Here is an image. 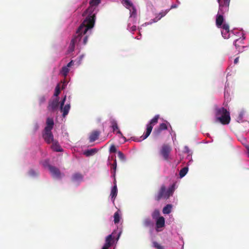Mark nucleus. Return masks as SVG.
<instances>
[{
	"mask_svg": "<svg viewBox=\"0 0 249 249\" xmlns=\"http://www.w3.org/2000/svg\"><path fill=\"white\" fill-rule=\"evenodd\" d=\"M43 138L47 143H51L54 142L52 130H44Z\"/></svg>",
	"mask_w": 249,
	"mask_h": 249,
	"instance_id": "8",
	"label": "nucleus"
},
{
	"mask_svg": "<svg viewBox=\"0 0 249 249\" xmlns=\"http://www.w3.org/2000/svg\"><path fill=\"white\" fill-rule=\"evenodd\" d=\"M172 148L168 144H163L160 151V155L163 157L164 160L168 161L170 158V154L171 152Z\"/></svg>",
	"mask_w": 249,
	"mask_h": 249,
	"instance_id": "6",
	"label": "nucleus"
},
{
	"mask_svg": "<svg viewBox=\"0 0 249 249\" xmlns=\"http://www.w3.org/2000/svg\"><path fill=\"white\" fill-rule=\"evenodd\" d=\"M69 71V68H67V67L64 66L62 67V70L61 71V73L63 76H66L67 75Z\"/></svg>",
	"mask_w": 249,
	"mask_h": 249,
	"instance_id": "31",
	"label": "nucleus"
},
{
	"mask_svg": "<svg viewBox=\"0 0 249 249\" xmlns=\"http://www.w3.org/2000/svg\"><path fill=\"white\" fill-rule=\"evenodd\" d=\"M100 134V132L98 130H94L92 131L89 137V140L90 142H93L99 138Z\"/></svg>",
	"mask_w": 249,
	"mask_h": 249,
	"instance_id": "12",
	"label": "nucleus"
},
{
	"mask_svg": "<svg viewBox=\"0 0 249 249\" xmlns=\"http://www.w3.org/2000/svg\"><path fill=\"white\" fill-rule=\"evenodd\" d=\"M97 152V150L96 148H92V149H88V150L85 151L84 152V154L87 157H89V156L93 155Z\"/></svg>",
	"mask_w": 249,
	"mask_h": 249,
	"instance_id": "23",
	"label": "nucleus"
},
{
	"mask_svg": "<svg viewBox=\"0 0 249 249\" xmlns=\"http://www.w3.org/2000/svg\"><path fill=\"white\" fill-rule=\"evenodd\" d=\"M111 159L114 160V162L111 164V168L113 170L112 173V176L114 179L115 178L116 170L117 168V161L115 158L114 156H111Z\"/></svg>",
	"mask_w": 249,
	"mask_h": 249,
	"instance_id": "22",
	"label": "nucleus"
},
{
	"mask_svg": "<svg viewBox=\"0 0 249 249\" xmlns=\"http://www.w3.org/2000/svg\"><path fill=\"white\" fill-rule=\"evenodd\" d=\"M83 175L79 173L74 174L71 177V180L73 182L81 181L83 179Z\"/></svg>",
	"mask_w": 249,
	"mask_h": 249,
	"instance_id": "18",
	"label": "nucleus"
},
{
	"mask_svg": "<svg viewBox=\"0 0 249 249\" xmlns=\"http://www.w3.org/2000/svg\"><path fill=\"white\" fill-rule=\"evenodd\" d=\"M165 194V186L162 185L157 193L155 194L154 198L157 201H159L161 199H167Z\"/></svg>",
	"mask_w": 249,
	"mask_h": 249,
	"instance_id": "7",
	"label": "nucleus"
},
{
	"mask_svg": "<svg viewBox=\"0 0 249 249\" xmlns=\"http://www.w3.org/2000/svg\"><path fill=\"white\" fill-rule=\"evenodd\" d=\"M122 3L127 9H130L131 7H132L133 9L132 15L136 14V10L134 7L132 2H131L129 0H122Z\"/></svg>",
	"mask_w": 249,
	"mask_h": 249,
	"instance_id": "11",
	"label": "nucleus"
},
{
	"mask_svg": "<svg viewBox=\"0 0 249 249\" xmlns=\"http://www.w3.org/2000/svg\"><path fill=\"white\" fill-rule=\"evenodd\" d=\"M118 156L121 160L124 161L125 160V156L122 152L119 151L118 152Z\"/></svg>",
	"mask_w": 249,
	"mask_h": 249,
	"instance_id": "36",
	"label": "nucleus"
},
{
	"mask_svg": "<svg viewBox=\"0 0 249 249\" xmlns=\"http://www.w3.org/2000/svg\"><path fill=\"white\" fill-rule=\"evenodd\" d=\"M117 133L119 134L122 138H123L124 140H125V138L123 136V134L121 133V132L120 131V130H118L117 131Z\"/></svg>",
	"mask_w": 249,
	"mask_h": 249,
	"instance_id": "45",
	"label": "nucleus"
},
{
	"mask_svg": "<svg viewBox=\"0 0 249 249\" xmlns=\"http://www.w3.org/2000/svg\"><path fill=\"white\" fill-rule=\"evenodd\" d=\"M231 0H223L220 2L219 5L221 9L225 8V10H228Z\"/></svg>",
	"mask_w": 249,
	"mask_h": 249,
	"instance_id": "16",
	"label": "nucleus"
},
{
	"mask_svg": "<svg viewBox=\"0 0 249 249\" xmlns=\"http://www.w3.org/2000/svg\"><path fill=\"white\" fill-rule=\"evenodd\" d=\"M87 23V20L83 21L77 29L74 37L71 41L69 48V51L70 52H72L74 51L75 44L77 42L82 41V43L84 45L87 44L89 35L91 34V33L90 29L93 28V23L91 25L89 26L85 25Z\"/></svg>",
	"mask_w": 249,
	"mask_h": 249,
	"instance_id": "1",
	"label": "nucleus"
},
{
	"mask_svg": "<svg viewBox=\"0 0 249 249\" xmlns=\"http://www.w3.org/2000/svg\"><path fill=\"white\" fill-rule=\"evenodd\" d=\"M159 118V115H156L150 122V123L147 125L146 131V132L142 136V140H144L146 139L150 134L153 127L154 125H155L158 123V119Z\"/></svg>",
	"mask_w": 249,
	"mask_h": 249,
	"instance_id": "5",
	"label": "nucleus"
},
{
	"mask_svg": "<svg viewBox=\"0 0 249 249\" xmlns=\"http://www.w3.org/2000/svg\"><path fill=\"white\" fill-rule=\"evenodd\" d=\"M175 7H176V6L175 5H172L171 6V8H175Z\"/></svg>",
	"mask_w": 249,
	"mask_h": 249,
	"instance_id": "47",
	"label": "nucleus"
},
{
	"mask_svg": "<svg viewBox=\"0 0 249 249\" xmlns=\"http://www.w3.org/2000/svg\"><path fill=\"white\" fill-rule=\"evenodd\" d=\"M59 106V98H56V99L50 101L49 103L48 106V109L49 111H54L56 110Z\"/></svg>",
	"mask_w": 249,
	"mask_h": 249,
	"instance_id": "10",
	"label": "nucleus"
},
{
	"mask_svg": "<svg viewBox=\"0 0 249 249\" xmlns=\"http://www.w3.org/2000/svg\"><path fill=\"white\" fill-rule=\"evenodd\" d=\"M72 64H73V61H72V60H71L69 63H68L66 67H67V68L70 67L72 65Z\"/></svg>",
	"mask_w": 249,
	"mask_h": 249,
	"instance_id": "44",
	"label": "nucleus"
},
{
	"mask_svg": "<svg viewBox=\"0 0 249 249\" xmlns=\"http://www.w3.org/2000/svg\"><path fill=\"white\" fill-rule=\"evenodd\" d=\"M110 124H111V127L112 128L113 131H115L116 129H118L117 123L116 120H115L114 119H111L110 120Z\"/></svg>",
	"mask_w": 249,
	"mask_h": 249,
	"instance_id": "28",
	"label": "nucleus"
},
{
	"mask_svg": "<svg viewBox=\"0 0 249 249\" xmlns=\"http://www.w3.org/2000/svg\"><path fill=\"white\" fill-rule=\"evenodd\" d=\"M66 99V96L65 95L64 96V98L62 99V101L61 102V104H60V109H61V110H62V107L64 106V105Z\"/></svg>",
	"mask_w": 249,
	"mask_h": 249,
	"instance_id": "40",
	"label": "nucleus"
},
{
	"mask_svg": "<svg viewBox=\"0 0 249 249\" xmlns=\"http://www.w3.org/2000/svg\"><path fill=\"white\" fill-rule=\"evenodd\" d=\"M166 12H162L159 14V16H160L159 17V16L155 18L154 19V22H156L158 20H160L161 18L163 17L166 14Z\"/></svg>",
	"mask_w": 249,
	"mask_h": 249,
	"instance_id": "33",
	"label": "nucleus"
},
{
	"mask_svg": "<svg viewBox=\"0 0 249 249\" xmlns=\"http://www.w3.org/2000/svg\"><path fill=\"white\" fill-rule=\"evenodd\" d=\"M121 234V231L117 232L116 231H114L111 234H109L106 237V243L102 249H108L112 243H113L114 239H116L118 240Z\"/></svg>",
	"mask_w": 249,
	"mask_h": 249,
	"instance_id": "4",
	"label": "nucleus"
},
{
	"mask_svg": "<svg viewBox=\"0 0 249 249\" xmlns=\"http://www.w3.org/2000/svg\"><path fill=\"white\" fill-rule=\"evenodd\" d=\"M60 93V89L59 85H57L55 89V92L54 93V95L55 96H58V95Z\"/></svg>",
	"mask_w": 249,
	"mask_h": 249,
	"instance_id": "35",
	"label": "nucleus"
},
{
	"mask_svg": "<svg viewBox=\"0 0 249 249\" xmlns=\"http://www.w3.org/2000/svg\"><path fill=\"white\" fill-rule=\"evenodd\" d=\"M54 125V121L53 119L48 118L46 120V126L44 128V130H52Z\"/></svg>",
	"mask_w": 249,
	"mask_h": 249,
	"instance_id": "14",
	"label": "nucleus"
},
{
	"mask_svg": "<svg viewBox=\"0 0 249 249\" xmlns=\"http://www.w3.org/2000/svg\"><path fill=\"white\" fill-rule=\"evenodd\" d=\"M167 129V125L164 123H162L160 124L157 129L155 130L154 133L156 135H159L162 130H166Z\"/></svg>",
	"mask_w": 249,
	"mask_h": 249,
	"instance_id": "15",
	"label": "nucleus"
},
{
	"mask_svg": "<svg viewBox=\"0 0 249 249\" xmlns=\"http://www.w3.org/2000/svg\"><path fill=\"white\" fill-rule=\"evenodd\" d=\"M114 185L111 189V194H110V196H111L112 198L113 199V201L114 200V199L117 195V188L116 181L115 178L114 179Z\"/></svg>",
	"mask_w": 249,
	"mask_h": 249,
	"instance_id": "17",
	"label": "nucleus"
},
{
	"mask_svg": "<svg viewBox=\"0 0 249 249\" xmlns=\"http://www.w3.org/2000/svg\"><path fill=\"white\" fill-rule=\"evenodd\" d=\"M29 174L31 176L34 177L37 176L38 175V173L33 170H30L29 171Z\"/></svg>",
	"mask_w": 249,
	"mask_h": 249,
	"instance_id": "37",
	"label": "nucleus"
},
{
	"mask_svg": "<svg viewBox=\"0 0 249 249\" xmlns=\"http://www.w3.org/2000/svg\"><path fill=\"white\" fill-rule=\"evenodd\" d=\"M224 18L222 15H217L216 18V25L217 27L220 28L222 25Z\"/></svg>",
	"mask_w": 249,
	"mask_h": 249,
	"instance_id": "19",
	"label": "nucleus"
},
{
	"mask_svg": "<svg viewBox=\"0 0 249 249\" xmlns=\"http://www.w3.org/2000/svg\"><path fill=\"white\" fill-rule=\"evenodd\" d=\"M188 171V169L187 167H185L181 169L179 172V176L180 178H183L184 177L186 174L187 173Z\"/></svg>",
	"mask_w": 249,
	"mask_h": 249,
	"instance_id": "29",
	"label": "nucleus"
},
{
	"mask_svg": "<svg viewBox=\"0 0 249 249\" xmlns=\"http://www.w3.org/2000/svg\"><path fill=\"white\" fill-rule=\"evenodd\" d=\"M143 225L145 227H153L154 226L153 222L150 218H146L143 221Z\"/></svg>",
	"mask_w": 249,
	"mask_h": 249,
	"instance_id": "20",
	"label": "nucleus"
},
{
	"mask_svg": "<svg viewBox=\"0 0 249 249\" xmlns=\"http://www.w3.org/2000/svg\"><path fill=\"white\" fill-rule=\"evenodd\" d=\"M160 213L158 210H155L152 213V217L153 219H157L160 216Z\"/></svg>",
	"mask_w": 249,
	"mask_h": 249,
	"instance_id": "30",
	"label": "nucleus"
},
{
	"mask_svg": "<svg viewBox=\"0 0 249 249\" xmlns=\"http://www.w3.org/2000/svg\"><path fill=\"white\" fill-rule=\"evenodd\" d=\"M45 101V98L44 96L41 97L39 99L40 104H42Z\"/></svg>",
	"mask_w": 249,
	"mask_h": 249,
	"instance_id": "41",
	"label": "nucleus"
},
{
	"mask_svg": "<svg viewBox=\"0 0 249 249\" xmlns=\"http://www.w3.org/2000/svg\"><path fill=\"white\" fill-rule=\"evenodd\" d=\"M220 28H222V30L229 31V25L228 24L224 23Z\"/></svg>",
	"mask_w": 249,
	"mask_h": 249,
	"instance_id": "38",
	"label": "nucleus"
},
{
	"mask_svg": "<svg viewBox=\"0 0 249 249\" xmlns=\"http://www.w3.org/2000/svg\"><path fill=\"white\" fill-rule=\"evenodd\" d=\"M238 62H239V57H237L235 58V59L234 60V64H236L238 63Z\"/></svg>",
	"mask_w": 249,
	"mask_h": 249,
	"instance_id": "43",
	"label": "nucleus"
},
{
	"mask_svg": "<svg viewBox=\"0 0 249 249\" xmlns=\"http://www.w3.org/2000/svg\"><path fill=\"white\" fill-rule=\"evenodd\" d=\"M156 225L157 231L158 229L163 227L165 226L164 218L163 216H160L157 218L156 221Z\"/></svg>",
	"mask_w": 249,
	"mask_h": 249,
	"instance_id": "13",
	"label": "nucleus"
},
{
	"mask_svg": "<svg viewBox=\"0 0 249 249\" xmlns=\"http://www.w3.org/2000/svg\"><path fill=\"white\" fill-rule=\"evenodd\" d=\"M172 205L171 204H167L166 206H165L162 212L164 214H169L171 212L172 209Z\"/></svg>",
	"mask_w": 249,
	"mask_h": 249,
	"instance_id": "26",
	"label": "nucleus"
},
{
	"mask_svg": "<svg viewBox=\"0 0 249 249\" xmlns=\"http://www.w3.org/2000/svg\"><path fill=\"white\" fill-rule=\"evenodd\" d=\"M218 3H219L220 2H221L222 0H217Z\"/></svg>",
	"mask_w": 249,
	"mask_h": 249,
	"instance_id": "48",
	"label": "nucleus"
},
{
	"mask_svg": "<svg viewBox=\"0 0 249 249\" xmlns=\"http://www.w3.org/2000/svg\"><path fill=\"white\" fill-rule=\"evenodd\" d=\"M70 109V104H67L64 106V107H62V110H61V111H63V116L64 117H65L68 114Z\"/></svg>",
	"mask_w": 249,
	"mask_h": 249,
	"instance_id": "25",
	"label": "nucleus"
},
{
	"mask_svg": "<svg viewBox=\"0 0 249 249\" xmlns=\"http://www.w3.org/2000/svg\"><path fill=\"white\" fill-rule=\"evenodd\" d=\"M136 29H137V27L135 25H133L132 26L131 28H130V30L132 32H134L136 30Z\"/></svg>",
	"mask_w": 249,
	"mask_h": 249,
	"instance_id": "42",
	"label": "nucleus"
},
{
	"mask_svg": "<svg viewBox=\"0 0 249 249\" xmlns=\"http://www.w3.org/2000/svg\"><path fill=\"white\" fill-rule=\"evenodd\" d=\"M120 213L119 211H117L114 214V222L115 224H117L119 222L120 220Z\"/></svg>",
	"mask_w": 249,
	"mask_h": 249,
	"instance_id": "27",
	"label": "nucleus"
},
{
	"mask_svg": "<svg viewBox=\"0 0 249 249\" xmlns=\"http://www.w3.org/2000/svg\"><path fill=\"white\" fill-rule=\"evenodd\" d=\"M175 184H173L170 187H169L167 190L165 189V194L166 196L167 199L169 198V197L173 195V192L175 190Z\"/></svg>",
	"mask_w": 249,
	"mask_h": 249,
	"instance_id": "21",
	"label": "nucleus"
},
{
	"mask_svg": "<svg viewBox=\"0 0 249 249\" xmlns=\"http://www.w3.org/2000/svg\"><path fill=\"white\" fill-rule=\"evenodd\" d=\"M215 117L216 121H219L222 124H228L230 122V112L224 107L216 109Z\"/></svg>",
	"mask_w": 249,
	"mask_h": 249,
	"instance_id": "3",
	"label": "nucleus"
},
{
	"mask_svg": "<svg viewBox=\"0 0 249 249\" xmlns=\"http://www.w3.org/2000/svg\"><path fill=\"white\" fill-rule=\"evenodd\" d=\"M109 151L111 153H115L117 151V149L114 145H112L109 149Z\"/></svg>",
	"mask_w": 249,
	"mask_h": 249,
	"instance_id": "39",
	"label": "nucleus"
},
{
	"mask_svg": "<svg viewBox=\"0 0 249 249\" xmlns=\"http://www.w3.org/2000/svg\"><path fill=\"white\" fill-rule=\"evenodd\" d=\"M153 246L157 249H164V247L156 241L153 242Z\"/></svg>",
	"mask_w": 249,
	"mask_h": 249,
	"instance_id": "34",
	"label": "nucleus"
},
{
	"mask_svg": "<svg viewBox=\"0 0 249 249\" xmlns=\"http://www.w3.org/2000/svg\"><path fill=\"white\" fill-rule=\"evenodd\" d=\"M48 167L53 178H61V173L58 168L50 165L48 166Z\"/></svg>",
	"mask_w": 249,
	"mask_h": 249,
	"instance_id": "9",
	"label": "nucleus"
},
{
	"mask_svg": "<svg viewBox=\"0 0 249 249\" xmlns=\"http://www.w3.org/2000/svg\"><path fill=\"white\" fill-rule=\"evenodd\" d=\"M100 2L101 0H90V6L82 14V16H87L86 18L84 20V21L87 20V24H85L86 25H90L93 23V27H94L95 21L96 13H94L93 12L95 9V7L97 6L100 3Z\"/></svg>",
	"mask_w": 249,
	"mask_h": 249,
	"instance_id": "2",
	"label": "nucleus"
},
{
	"mask_svg": "<svg viewBox=\"0 0 249 249\" xmlns=\"http://www.w3.org/2000/svg\"><path fill=\"white\" fill-rule=\"evenodd\" d=\"M239 39H236L234 41V45L235 46V47H237V42L238 41Z\"/></svg>",
	"mask_w": 249,
	"mask_h": 249,
	"instance_id": "46",
	"label": "nucleus"
},
{
	"mask_svg": "<svg viewBox=\"0 0 249 249\" xmlns=\"http://www.w3.org/2000/svg\"><path fill=\"white\" fill-rule=\"evenodd\" d=\"M52 146V149L57 152H61L62 151V149L61 148L59 144L56 142H53Z\"/></svg>",
	"mask_w": 249,
	"mask_h": 249,
	"instance_id": "24",
	"label": "nucleus"
},
{
	"mask_svg": "<svg viewBox=\"0 0 249 249\" xmlns=\"http://www.w3.org/2000/svg\"><path fill=\"white\" fill-rule=\"evenodd\" d=\"M221 34L224 38H228L230 37L229 31L222 30Z\"/></svg>",
	"mask_w": 249,
	"mask_h": 249,
	"instance_id": "32",
	"label": "nucleus"
}]
</instances>
